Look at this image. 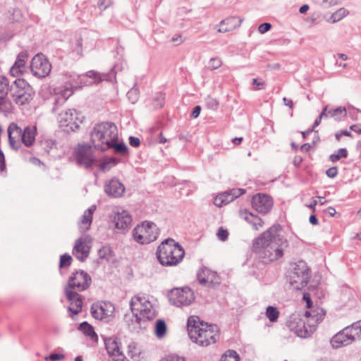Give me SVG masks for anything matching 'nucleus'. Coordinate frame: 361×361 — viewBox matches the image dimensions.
Here are the masks:
<instances>
[{"label": "nucleus", "mask_w": 361, "mask_h": 361, "mask_svg": "<svg viewBox=\"0 0 361 361\" xmlns=\"http://www.w3.org/2000/svg\"><path fill=\"white\" fill-rule=\"evenodd\" d=\"M281 231L280 224H274L254 240L252 251L264 263L274 262L283 257L288 241L281 235Z\"/></svg>", "instance_id": "1"}, {"label": "nucleus", "mask_w": 361, "mask_h": 361, "mask_svg": "<svg viewBox=\"0 0 361 361\" xmlns=\"http://www.w3.org/2000/svg\"><path fill=\"white\" fill-rule=\"evenodd\" d=\"M187 330L190 340L201 347L216 343L219 339V329L216 325L202 321L198 316L188 318Z\"/></svg>", "instance_id": "2"}, {"label": "nucleus", "mask_w": 361, "mask_h": 361, "mask_svg": "<svg viewBox=\"0 0 361 361\" xmlns=\"http://www.w3.org/2000/svg\"><path fill=\"white\" fill-rule=\"evenodd\" d=\"M90 143L95 149L106 151L109 143L118 139V129L112 122H102L94 126L90 133Z\"/></svg>", "instance_id": "3"}, {"label": "nucleus", "mask_w": 361, "mask_h": 361, "mask_svg": "<svg viewBox=\"0 0 361 361\" xmlns=\"http://www.w3.org/2000/svg\"><path fill=\"white\" fill-rule=\"evenodd\" d=\"M156 255L162 266L173 267L182 262L185 256V250L173 239L167 238L158 246Z\"/></svg>", "instance_id": "4"}, {"label": "nucleus", "mask_w": 361, "mask_h": 361, "mask_svg": "<svg viewBox=\"0 0 361 361\" xmlns=\"http://www.w3.org/2000/svg\"><path fill=\"white\" fill-rule=\"evenodd\" d=\"M130 307L136 322L140 325L142 322L154 319L157 314L156 308L149 297L144 294L133 297L130 302Z\"/></svg>", "instance_id": "5"}, {"label": "nucleus", "mask_w": 361, "mask_h": 361, "mask_svg": "<svg viewBox=\"0 0 361 361\" xmlns=\"http://www.w3.org/2000/svg\"><path fill=\"white\" fill-rule=\"evenodd\" d=\"M116 74L113 70L108 74H101L94 71H90L85 75H73L69 80L70 87L62 92L63 102H65L73 93V89H79L87 85V77L95 79V82L99 83L102 80H112Z\"/></svg>", "instance_id": "6"}, {"label": "nucleus", "mask_w": 361, "mask_h": 361, "mask_svg": "<svg viewBox=\"0 0 361 361\" xmlns=\"http://www.w3.org/2000/svg\"><path fill=\"white\" fill-rule=\"evenodd\" d=\"M9 95L17 105L24 106L33 99L35 91L25 80L18 78L10 85Z\"/></svg>", "instance_id": "7"}, {"label": "nucleus", "mask_w": 361, "mask_h": 361, "mask_svg": "<svg viewBox=\"0 0 361 361\" xmlns=\"http://www.w3.org/2000/svg\"><path fill=\"white\" fill-rule=\"evenodd\" d=\"M13 134L20 137L22 142L26 147L32 146L35 140V129L27 126L23 130L17 124L12 123L8 128V143L10 147L15 150L19 149L20 143L16 140Z\"/></svg>", "instance_id": "8"}, {"label": "nucleus", "mask_w": 361, "mask_h": 361, "mask_svg": "<svg viewBox=\"0 0 361 361\" xmlns=\"http://www.w3.org/2000/svg\"><path fill=\"white\" fill-rule=\"evenodd\" d=\"M159 231L153 222L144 221L133 231V239L141 245L149 244L158 238Z\"/></svg>", "instance_id": "9"}, {"label": "nucleus", "mask_w": 361, "mask_h": 361, "mask_svg": "<svg viewBox=\"0 0 361 361\" xmlns=\"http://www.w3.org/2000/svg\"><path fill=\"white\" fill-rule=\"evenodd\" d=\"M286 326L296 336L303 338L310 337L315 331V325L306 324L300 314L298 313H293L288 317Z\"/></svg>", "instance_id": "10"}, {"label": "nucleus", "mask_w": 361, "mask_h": 361, "mask_svg": "<svg viewBox=\"0 0 361 361\" xmlns=\"http://www.w3.org/2000/svg\"><path fill=\"white\" fill-rule=\"evenodd\" d=\"M168 297L170 303L177 307H188L195 299L193 291L188 286L171 289Z\"/></svg>", "instance_id": "11"}, {"label": "nucleus", "mask_w": 361, "mask_h": 361, "mask_svg": "<svg viewBox=\"0 0 361 361\" xmlns=\"http://www.w3.org/2000/svg\"><path fill=\"white\" fill-rule=\"evenodd\" d=\"M310 278V269L304 261L295 264L290 274V283L294 289L302 290L307 285Z\"/></svg>", "instance_id": "12"}, {"label": "nucleus", "mask_w": 361, "mask_h": 361, "mask_svg": "<svg viewBox=\"0 0 361 361\" xmlns=\"http://www.w3.org/2000/svg\"><path fill=\"white\" fill-rule=\"evenodd\" d=\"M91 283L92 278L85 271L77 270L69 276L65 288L81 292L87 290L90 286Z\"/></svg>", "instance_id": "13"}, {"label": "nucleus", "mask_w": 361, "mask_h": 361, "mask_svg": "<svg viewBox=\"0 0 361 361\" xmlns=\"http://www.w3.org/2000/svg\"><path fill=\"white\" fill-rule=\"evenodd\" d=\"M92 147L87 144L78 145L75 150V159L78 166L88 169L94 164L96 158L92 151Z\"/></svg>", "instance_id": "14"}, {"label": "nucleus", "mask_w": 361, "mask_h": 361, "mask_svg": "<svg viewBox=\"0 0 361 361\" xmlns=\"http://www.w3.org/2000/svg\"><path fill=\"white\" fill-rule=\"evenodd\" d=\"M30 69L32 74L39 78L48 76L51 71V64L42 54H37L31 61Z\"/></svg>", "instance_id": "15"}, {"label": "nucleus", "mask_w": 361, "mask_h": 361, "mask_svg": "<svg viewBox=\"0 0 361 361\" xmlns=\"http://www.w3.org/2000/svg\"><path fill=\"white\" fill-rule=\"evenodd\" d=\"M59 121L61 127L68 132L75 131L80 127L82 121L78 117V113L75 109H68L59 114Z\"/></svg>", "instance_id": "16"}, {"label": "nucleus", "mask_w": 361, "mask_h": 361, "mask_svg": "<svg viewBox=\"0 0 361 361\" xmlns=\"http://www.w3.org/2000/svg\"><path fill=\"white\" fill-rule=\"evenodd\" d=\"M115 307L110 302H97L91 306L92 316L98 320L109 321V318L113 317Z\"/></svg>", "instance_id": "17"}, {"label": "nucleus", "mask_w": 361, "mask_h": 361, "mask_svg": "<svg viewBox=\"0 0 361 361\" xmlns=\"http://www.w3.org/2000/svg\"><path fill=\"white\" fill-rule=\"evenodd\" d=\"M92 238L85 234L75 240L73 248V255L80 262H84L89 256L91 248Z\"/></svg>", "instance_id": "18"}, {"label": "nucleus", "mask_w": 361, "mask_h": 361, "mask_svg": "<svg viewBox=\"0 0 361 361\" xmlns=\"http://www.w3.org/2000/svg\"><path fill=\"white\" fill-rule=\"evenodd\" d=\"M197 278L199 283L207 288H216L221 283V278L216 271H213L207 267L200 269Z\"/></svg>", "instance_id": "19"}, {"label": "nucleus", "mask_w": 361, "mask_h": 361, "mask_svg": "<svg viewBox=\"0 0 361 361\" xmlns=\"http://www.w3.org/2000/svg\"><path fill=\"white\" fill-rule=\"evenodd\" d=\"M252 206L258 213L267 214L273 207V200L267 195L258 193L252 197Z\"/></svg>", "instance_id": "20"}, {"label": "nucleus", "mask_w": 361, "mask_h": 361, "mask_svg": "<svg viewBox=\"0 0 361 361\" xmlns=\"http://www.w3.org/2000/svg\"><path fill=\"white\" fill-rule=\"evenodd\" d=\"M64 292L71 305L68 307V311L70 312V316L73 317V315H76L82 311V298L76 290L70 288H64Z\"/></svg>", "instance_id": "21"}, {"label": "nucleus", "mask_w": 361, "mask_h": 361, "mask_svg": "<svg viewBox=\"0 0 361 361\" xmlns=\"http://www.w3.org/2000/svg\"><path fill=\"white\" fill-rule=\"evenodd\" d=\"M105 347L109 355L111 357H123L121 343L119 338L111 336L104 339Z\"/></svg>", "instance_id": "22"}, {"label": "nucleus", "mask_w": 361, "mask_h": 361, "mask_svg": "<svg viewBox=\"0 0 361 361\" xmlns=\"http://www.w3.org/2000/svg\"><path fill=\"white\" fill-rule=\"evenodd\" d=\"M348 331L345 327L331 338V344L334 348H339L353 343Z\"/></svg>", "instance_id": "23"}, {"label": "nucleus", "mask_w": 361, "mask_h": 361, "mask_svg": "<svg viewBox=\"0 0 361 361\" xmlns=\"http://www.w3.org/2000/svg\"><path fill=\"white\" fill-rule=\"evenodd\" d=\"M104 191L109 196L119 197L124 193L125 187L118 179L114 178L105 184Z\"/></svg>", "instance_id": "24"}, {"label": "nucleus", "mask_w": 361, "mask_h": 361, "mask_svg": "<svg viewBox=\"0 0 361 361\" xmlns=\"http://www.w3.org/2000/svg\"><path fill=\"white\" fill-rule=\"evenodd\" d=\"M27 54L26 52H20L16 58L14 64L10 69L11 75L16 77L23 74L26 70V61L27 59Z\"/></svg>", "instance_id": "25"}, {"label": "nucleus", "mask_w": 361, "mask_h": 361, "mask_svg": "<svg viewBox=\"0 0 361 361\" xmlns=\"http://www.w3.org/2000/svg\"><path fill=\"white\" fill-rule=\"evenodd\" d=\"M132 221V218L129 213L126 210H122L121 212L115 214L114 217V222L115 227L118 229L125 230L128 228Z\"/></svg>", "instance_id": "26"}, {"label": "nucleus", "mask_w": 361, "mask_h": 361, "mask_svg": "<svg viewBox=\"0 0 361 361\" xmlns=\"http://www.w3.org/2000/svg\"><path fill=\"white\" fill-rule=\"evenodd\" d=\"M326 315V311L319 307H316L307 310L305 313V316L308 318L309 324H317L322 322Z\"/></svg>", "instance_id": "27"}, {"label": "nucleus", "mask_w": 361, "mask_h": 361, "mask_svg": "<svg viewBox=\"0 0 361 361\" xmlns=\"http://www.w3.org/2000/svg\"><path fill=\"white\" fill-rule=\"evenodd\" d=\"M96 208L95 205H92L84 212L82 219L79 222V230L80 232L84 233L90 228L92 222V216Z\"/></svg>", "instance_id": "28"}, {"label": "nucleus", "mask_w": 361, "mask_h": 361, "mask_svg": "<svg viewBox=\"0 0 361 361\" xmlns=\"http://www.w3.org/2000/svg\"><path fill=\"white\" fill-rule=\"evenodd\" d=\"M240 215L242 219L251 224L255 230H259L264 225V221L261 218L246 209L240 211Z\"/></svg>", "instance_id": "29"}, {"label": "nucleus", "mask_w": 361, "mask_h": 361, "mask_svg": "<svg viewBox=\"0 0 361 361\" xmlns=\"http://www.w3.org/2000/svg\"><path fill=\"white\" fill-rule=\"evenodd\" d=\"M112 149L114 153L122 155H128V147L126 143L123 141L118 142V140H115L109 143L106 147V150Z\"/></svg>", "instance_id": "30"}, {"label": "nucleus", "mask_w": 361, "mask_h": 361, "mask_svg": "<svg viewBox=\"0 0 361 361\" xmlns=\"http://www.w3.org/2000/svg\"><path fill=\"white\" fill-rule=\"evenodd\" d=\"M71 52L77 58L82 56V40L80 36H75L70 42Z\"/></svg>", "instance_id": "31"}, {"label": "nucleus", "mask_w": 361, "mask_h": 361, "mask_svg": "<svg viewBox=\"0 0 361 361\" xmlns=\"http://www.w3.org/2000/svg\"><path fill=\"white\" fill-rule=\"evenodd\" d=\"M245 192V189L233 188L221 193V195L224 196L223 198L225 199L226 204H228Z\"/></svg>", "instance_id": "32"}, {"label": "nucleus", "mask_w": 361, "mask_h": 361, "mask_svg": "<svg viewBox=\"0 0 361 361\" xmlns=\"http://www.w3.org/2000/svg\"><path fill=\"white\" fill-rule=\"evenodd\" d=\"M348 334L353 342L361 339V320L353 323L352 325L347 326Z\"/></svg>", "instance_id": "33"}, {"label": "nucleus", "mask_w": 361, "mask_h": 361, "mask_svg": "<svg viewBox=\"0 0 361 361\" xmlns=\"http://www.w3.org/2000/svg\"><path fill=\"white\" fill-rule=\"evenodd\" d=\"M346 116V109L343 107H337L336 109H329L327 106L326 118H334L337 121L342 119L343 117Z\"/></svg>", "instance_id": "34"}, {"label": "nucleus", "mask_w": 361, "mask_h": 361, "mask_svg": "<svg viewBox=\"0 0 361 361\" xmlns=\"http://www.w3.org/2000/svg\"><path fill=\"white\" fill-rule=\"evenodd\" d=\"M78 330L82 331L85 336H89L92 340H97V335L93 326L88 322H82L78 326Z\"/></svg>", "instance_id": "35"}, {"label": "nucleus", "mask_w": 361, "mask_h": 361, "mask_svg": "<svg viewBox=\"0 0 361 361\" xmlns=\"http://www.w3.org/2000/svg\"><path fill=\"white\" fill-rule=\"evenodd\" d=\"M13 106L7 96H0V112L8 114L11 113Z\"/></svg>", "instance_id": "36"}, {"label": "nucleus", "mask_w": 361, "mask_h": 361, "mask_svg": "<svg viewBox=\"0 0 361 361\" xmlns=\"http://www.w3.org/2000/svg\"><path fill=\"white\" fill-rule=\"evenodd\" d=\"M155 335L158 338H162L166 332V324L163 319H158L155 325Z\"/></svg>", "instance_id": "37"}, {"label": "nucleus", "mask_w": 361, "mask_h": 361, "mask_svg": "<svg viewBox=\"0 0 361 361\" xmlns=\"http://www.w3.org/2000/svg\"><path fill=\"white\" fill-rule=\"evenodd\" d=\"M266 317L271 322H276L279 317V312L276 307L268 306L266 310Z\"/></svg>", "instance_id": "38"}, {"label": "nucleus", "mask_w": 361, "mask_h": 361, "mask_svg": "<svg viewBox=\"0 0 361 361\" xmlns=\"http://www.w3.org/2000/svg\"><path fill=\"white\" fill-rule=\"evenodd\" d=\"M9 82L6 77L0 75V96H7L9 94Z\"/></svg>", "instance_id": "39"}, {"label": "nucleus", "mask_w": 361, "mask_h": 361, "mask_svg": "<svg viewBox=\"0 0 361 361\" xmlns=\"http://www.w3.org/2000/svg\"><path fill=\"white\" fill-rule=\"evenodd\" d=\"M165 103V94L159 92L155 94L153 98V105L154 108L159 109L164 106Z\"/></svg>", "instance_id": "40"}, {"label": "nucleus", "mask_w": 361, "mask_h": 361, "mask_svg": "<svg viewBox=\"0 0 361 361\" xmlns=\"http://www.w3.org/2000/svg\"><path fill=\"white\" fill-rule=\"evenodd\" d=\"M348 155V150L345 148H341L336 152V153L332 154L329 156V160L331 162H336L341 158H347Z\"/></svg>", "instance_id": "41"}, {"label": "nucleus", "mask_w": 361, "mask_h": 361, "mask_svg": "<svg viewBox=\"0 0 361 361\" xmlns=\"http://www.w3.org/2000/svg\"><path fill=\"white\" fill-rule=\"evenodd\" d=\"M238 354L233 350H227L221 357L220 361H239Z\"/></svg>", "instance_id": "42"}, {"label": "nucleus", "mask_w": 361, "mask_h": 361, "mask_svg": "<svg viewBox=\"0 0 361 361\" xmlns=\"http://www.w3.org/2000/svg\"><path fill=\"white\" fill-rule=\"evenodd\" d=\"M348 13V11L344 8L338 9L331 15V23H337L341 20Z\"/></svg>", "instance_id": "43"}, {"label": "nucleus", "mask_w": 361, "mask_h": 361, "mask_svg": "<svg viewBox=\"0 0 361 361\" xmlns=\"http://www.w3.org/2000/svg\"><path fill=\"white\" fill-rule=\"evenodd\" d=\"M204 102L207 108L213 111L217 110L219 106V101L211 96L205 97Z\"/></svg>", "instance_id": "44"}, {"label": "nucleus", "mask_w": 361, "mask_h": 361, "mask_svg": "<svg viewBox=\"0 0 361 361\" xmlns=\"http://www.w3.org/2000/svg\"><path fill=\"white\" fill-rule=\"evenodd\" d=\"M72 257L68 254H63L60 257L59 267L64 268L71 266Z\"/></svg>", "instance_id": "45"}, {"label": "nucleus", "mask_w": 361, "mask_h": 361, "mask_svg": "<svg viewBox=\"0 0 361 361\" xmlns=\"http://www.w3.org/2000/svg\"><path fill=\"white\" fill-rule=\"evenodd\" d=\"M22 13L20 9H13V13L11 14L9 20L10 23H20L22 20Z\"/></svg>", "instance_id": "46"}, {"label": "nucleus", "mask_w": 361, "mask_h": 361, "mask_svg": "<svg viewBox=\"0 0 361 361\" xmlns=\"http://www.w3.org/2000/svg\"><path fill=\"white\" fill-rule=\"evenodd\" d=\"M222 65V61L219 57H214L210 59L209 61L208 68L211 70H216L221 67Z\"/></svg>", "instance_id": "47"}, {"label": "nucleus", "mask_w": 361, "mask_h": 361, "mask_svg": "<svg viewBox=\"0 0 361 361\" xmlns=\"http://www.w3.org/2000/svg\"><path fill=\"white\" fill-rule=\"evenodd\" d=\"M126 96L132 104H135L138 99L137 90L132 88L127 92Z\"/></svg>", "instance_id": "48"}, {"label": "nucleus", "mask_w": 361, "mask_h": 361, "mask_svg": "<svg viewBox=\"0 0 361 361\" xmlns=\"http://www.w3.org/2000/svg\"><path fill=\"white\" fill-rule=\"evenodd\" d=\"M230 24H215L214 30L219 32H226L233 30V27H229Z\"/></svg>", "instance_id": "49"}, {"label": "nucleus", "mask_w": 361, "mask_h": 361, "mask_svg": "<svg viewBox=\"0 0 361 361\" xmlns=\"http://www.w3.org/2000/svg\"><path fill=\"white\" fill-rule=\"evenodd\" d=\"M160 361H185V358L178 355L172 354L166 355Z\"/></svg>", "instance_id": "50"}, {"label": "nucleus", "mask_w": 361, "mask_h": 361, "mask_svg": "<svg viewBox=\"0 0 361 361\" xmlns=\"http://www.w3.org/2000/svg\"><path fill=\"white\" fill-rule=\"evenodd\" d=\"M223 197L224 196H221V194L216 195L213 200L214 204L219 207L226 205L227 204L226 200L223 198Z\"/></svg>", "instance_id": "51"}, {"label": "nucleus", "mask_w": 361, "mask_h": 361, "mask_svg": "<svg viewBox=\"0 0 361 361\" xmlns=\"http://www.w3.org/2000/svg\"><path fill=\"white\" fill-rule=\"evenodd\" d=\"M217 237L221 240H226L228 239V232L226 229H224L223 227H220L217 232Z\"/></svg>", "instance_id": "52"}, {"label": "nucleus", "mask_w": 361, "mask_h": 361, "mask_svg": "<svg viewBox=\"0 0 361 361\" xmlns=\"http://www.w3.org/2000/svg\"><path fill=\"white\" fill-rule=\"evenodd\" d=\"M326 110H327V106H325L322 113L319 114V116L317 118V119L314 121L312 126L313 128H316L317 127L320 123H321V121L323 118H326Z\"/></svg>", "instance_id": "53"}, {"label": "nucleus", "mask_w": 361, "mask_h": 361, "mask_svg": "<svg viewBox=\"0 0 361 361\" xmlns=\"http://www.w3.org/2000/svg\"><path fill=\"white\" fill-rule=\"evenodd\" d=\"M170 42H173L174 45H179L184 42V39L180 34H175L171 38Z\"/></svg>", "instance_id": "54"}, {"label": "nucleus", "mask_w": 361, "mask_h": 361, "mask_svg": "<svg viewBox=\"0 0 361 361\" xmlns=\"http://www.w3.org/2000/svg\"><path fill=\"white\" fill-rule=\"evenodd\" d=\"M338 174V168L332 166L326 171V175L331 178H335Z\"/></svg>", "instance_id": "55"}, {"label": "nucleus", "mask_w": 361, "mask_h": 361, "mask_svg": "<svg viewBox=\"0 0 361 361\" xmlns=\"http://www.w3.org/2000/svg\"><path fill=\"white\" fill-rule=\"evenodd\" d=\"M136 347L135 343H130L128 345V355L131 357V358H135L138 357L139 353L135 352Z\"/></svg>", "instance_id": "56"}, {"label": "nucleus", "mask_w": 361, "mask_h": 361, "mask_svg": "<svg viewBox=\"0 0 361 361\" xmlns=\"http://www.w3.org/2000/svg\"><path fill=\"white\" fill-rule=\"evenodd\" d=\"M50 359L51 361H56V360H61L64 358V355L61 353H51L48 357H46L45 359Z\"/></svg>", "instance_id": "57"}, {"label": "nucleus", "mask_w": 361, "mask_h": 361, "mask_svg": "<svg viewBox=\"0 0 361 361\" xmlns=\"http://www.w3.org/2000/svg\"><path fill=\"white\" fill-rule=\"evenodd\" d=\"M129 144L134 147H137L140 145V140L138 137L130 136L129 137Z\"/></svg>", "instance_id": "58"}, {"label": "nucleus", "mask_w": 361, "mask_h": 361, "mask_svg": "<svg viewBox=\"0 0 361 361\" xmlns=\"http://www.w3.org/2000/svg\"><path fill=\"white\" fill-rule=\"evenodd\" d=\"M271 27V24H259V32L262 34L267 32Z\"/></svg>", "instance_id": "59"}, {"label": "nucleus", "mask_w": 361, "mask_h": 361, "mask_svg": "<svg viewBox=\"0 0 361 361\" xmlns=\"http://www.w3.org/2000/svg\"><path fill=\"white\" fill-rule=\"evenodd\" d=\"M6 169L5 156L3 151L0 149V171H3Z\"/></svg>", "instance_id": "60"}, {"label": "nucleus", "mask_w": 361, "mask_h": 361, "mask_svg": "<svg viewBox=\"0 0 361 361\" xmlns=\"http://www.w3.org/2000/svg\"><path fill=\"white\" fill-rule=\"evenodd\" d=\"M252 84L256 85V87L254 89L255 90H260L263 89L264 82L259 81L258 79L254 78L252 80Z\"/></svg>", "instance_id": "61"}, {"label": "nucleus", "mask_w": 361, "mask_h": 361, "mask_svg": "<svg viewBox=\"0 0 361 361\" xmlns=\"http://www.w3.org/2000/svg\"><path fill=\"white\" fill-rule=\"evenodd\" d=\"M106 160L109 163V165L111 168L116 166L120 162V159L116 157H109L106 159Z\"/></svg>", "instance_id": "62"}, {"label": "nucleus", "mask_w": 361, "mask_h": 361, "mask_svg": "<svg viewBox=\"0 0 361 361\" xmlns=\"http://www.w3.org/2000/svg\"><path fill=\"white\" fill-rule=\"evenodd\" d=\"M111 169L110 166L109 165V163L106 161V159L103 160L99 164V169L101 171H104L106 170H109Z\"/></svg>", "instance_id": "63"}, {"label": "nucleus", "mask_w": 361, "mask_h": 361, "mask_svg": "<svg viewBox=\"0 0 361 361\" xmlns=\"http://www.w3.org/2000/svg\"><path fill=\"white\" fill-rule=\"evenodd\" d=\"M201 106H195L191 113L190 116L193 118H196L200 116V114L201 112Z\"/></svg>", "instance_id": "64"}]
</instances>
